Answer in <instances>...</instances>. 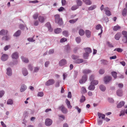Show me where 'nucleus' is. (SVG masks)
Returning <instances> with one entry per match:
<instances>
[{
  "instance_id": "nucleus-55",
  "label": "nucleus",
  "mask_w": 127,
  "mask_h": 127,
  "mask_svg": "<svg viewBox=\"0 0 127 127\" xmlns=\"http://www.w3.org/2000/svg\"><path fill=\"white\" fill-rule=\"evenodd\" d=\"M67 39L65 38H61L60 40V42L61 43L67 41Z\"/></svg>"
},
{
  "instance_id": "nucleus-22",
  "label": "nucleus",
  "mask_w": 127,
  "mask_h": 127,
  "mask_svg": "<svg viewBox=\"0 0 127 127\" xmlns=\"http://www.w3.org/2000/svg\"><path fill=\"white\" fill-rule=\"evenodd\" d=\"M97 114L99 118H100L101 117L102 119H104L105 118V115L104 114L99 112Z\"/></svg>"
},
{
  "instance_id": "nucleus-24",
  "label": "nucleus",
  "mask_w": 127,
  "mask_h": 127,
  "mask_svg": "<svg viewBox=\"0 0 127 127\" xmlns=\"http://www.w3.org/2000/svg\"><path fill=\"white\" fill-rule=\"evenodd\" d=\"M85 50L86 53L89 54L92 52V50L90 48H87L85 49Z\"/></svg>"
},
{
  "instance_id": "nucleus-44",
  "label": "nucleus",
  "mask_w": 127,
  "mask_h": 127,
  "mask_svg": "<svg viewBox=\"0 0 127 127\" xmlns=\"http://www.w3.org/2000/svg\"><path fill=\"white\" fill-rule=\"evenodd\" d=\"M111 74L112 76L114 77L115 79H116L117 78V73L116 72L113 71L111 72Z\"/></svg>"
},
{
  "instance_id": "nucleus-40",
  "label": "nucleus",
  "mask_w": 127,
  "mask_h": 127,
  "mask_svg": "<svg viewBox=\"0 0 127 127\" xmlns=\"http://www.w3.org/2000/svg\"><path fill=\"white\" fill-rule=\"evenodd\" d=\"M120 29V27L118 26V25H117L115 26L113 28V30L115 31H117L119 29Z\"/></svg>"
},
{
  "instance_id": "nucleus-57",
  "label": "nucleus",
  "mask_w": 127,
  "mask_h": 127,
  "mask_svg": "<svg viewBox=\"0 0 127 127\" xmlns=\"http://www.w3.org/2000/svg\"><path fill=\"white\" fill-rule=\"evenodd\" d=\"M38 16V14L37 13L34 14L33 16V17L34 19H36Z\"/></svg>"
},
{
  "instance_id": "nucleus-14",
  "label": "nucleus",
  "mask_w": 127,
  "mask_h": 127,
  "mask_svg": "<svg viewBox=\"0 0 127 127\" xmlns=\"http://www.w3.org/2000/svg\"><path fill=\"white\" fill-rule=\"evenodd\" d=\"M6 74L7 75L9 76H11L12 74V70L10 67H8L6 69Z\"/></svg>"
},
{
  "instance_id": "nucleus-16",
  "label": "nucleus",
  "mask_w": 127,
  "mask_h": 127,
  "mask_svg": "<svg viewBox=\"0 0 127 127\" xmlns=\"http://www.w3.org/2000/svg\"><path fill=\"white\" fill-rule=\"evenodd\" d=\"M45 26L48 28V30L50 32L53 31V29L51 28V26L50 23L48 22L45 24Z\"/></svg>"
},
{
  "instance_id": "nucleus-51",
  "label": "nucleus",
  "mask_w": 127,
  "mask_h": 127,
  "mask_svg": "<svg viewBox=\"0 0 127 127\" xmlns=\"http://www.w3.org/2000/svg\"><path fill=\"white\" fill-rule=\"evenodd\" d=\"M89 55V54L86 53L83 55L84 58L85 59H88Z\"/></svg>"
},
{
  "instance_id": "nucleus-2",
  "label": "nucleus",
  "mask_w": 127,
  "mask_h": 127,
  "mask_svg": "<svg viewBox=\"0 0 127 127\" xmlns=\"http://www.w3.org/2000/svg\"><path fill=\"white\" fill-rule=\"evenodd\" d=\"M111 80V77L108 76L105 77L104 79V83L106 84H108Z\"/></svg>"
},
{
  "instance_id": "nucleus-25",
  "label": "nucleus",
  "mask_w": 127,
  "mask_h": 127,
  "mask_svg": "<svg viewBox=\"0 0 127 127\" xmlns=\"http://www.w3.org/2000/svg\"><path fill=\"white\" fill-rule=\"evenodd\" d=\"M38 19L39 21L41 22H43L44 21V18L42 16H39L38 17Z\"/></svg>"
},
{
  "instance_id": "nucleus-8",
  "label": "nucleus",
  "mask_w": 127,
  "mask_h": 127,
  "mask_svg": "<svg viewBox=\"0 0 127 127\" xmlns=\"http://www.w3.org/2000/svg\"><path fill=\"white\" fill-rule=\"evenodd\" d=\"M83 78H84V80H83L82 78L79 80V82L81 84H83L87 80V75H85L83 76Z\"/></svg>"
},
{
  "instance_id": "nucleus-29",
  "label": "nucleus",
  "mask_w": 127,
  "mask_h": 127,
  "mask_svg": "<svg viewBox=\"0 0 127 127\" xmlns=\"http://www.w3.org/2000/svg\"><path fill=\"white\" fill-rule=\"evenodd\" d=\"M21 58L22 61L24 62L27 63L29 62V61L27 58H25L23 56L21 57Z\"/></svg>"
},
{
  "instance_id": "nucleus-19",
  "label": "nucleus",
  "mask_w": 127,
  "mask_h": 127,
  "mask_svg": "<svg viewBox=\"0 0 127 127\" xmlns=\"http://www.w3.org/2000/svg\"><path fill=\"white\" fill-rule=\"evenodd\" d=\"M85 34L87 37L89 38L91 36V32L89 30H86L85 31Z\"/></svg>"
},
{
  "instance_id": "nucleus-15",
  "label": "nucleus",
  "mask_w": 127,
  "mask_h": 127,
  "mask_svg": "<svg viewBox=\"0 0 127 127\" xmlns=\"http://www.w3.org/2000/svg\"><path fill=\"white\" fill-rule=\"evenodd\" d=\"M27 88V87L24 84L21 85L20 91L21 92H23L26 90Z\"/></svg>"
},
{
  "instance_id": "nucleus-41",
  "label": "nucleus",
  "mask_w": 127,
  "mask_h": 127,
  "mask_svg": "<svg viewBox=\"0 0 127 127\" xmlns=\"http://www.w3.org/2000/svg\"><path fill=\"white\" fill-rule=\"evenodd\" d=\"M78 19V18H77L75 19L70 20L69 21V22L71 23H74L77 21Z\"/></svg>"
},
{
  "instance_id": "nucleus-13",
  "label": "nucleus",
  "mask_w": 127,
  "mask_h": 127,
  "mask_svg": "<svg viewBox=\"0 0 127 127\" xmlns=\"http://www.w3.org/2000/svg\"><path fill=\"white\" fill-rule=\"evenodd\" d=\"M66 63V61L65 59H63L61 60L59 62V65L60 66H63Z\"/></svg>"
},
{
  "instance_id": "nucleus-64",
  "label": "nucleus",
  "mask_w": 127,
  "mask_h": 127,
  "mask_svg": "<svg viewBox=\"0 0 127 127\" xmlns=\"http://www.w3.org/2000/svg\"><path fill=\"white\" fill-rule=\"evenodd\" d=\"M104 71L103 69H100L99 71V73L100 74H102L104 73Z\"/></svg>"
},
{
  "instance_id": "nucleus-59",
  "label": "nucleus",
  "mask_w": 127,
  "mask_h": 127,
  "mask_svg": "<svg viewBox=\"0 0 127 127\" xmlns=\"http://www.w3.org/2000/svg\"><path fill=\"white\" fill-rule=\"evenodd\" d=\"M10 47V45H6L4 48V50L6 51Z\"/></svg>"
},
{
  "instance_id": "nucleus-20",
  "label": "nucleus",
  "mask_w": 127,
  "mask_h": 127,
  "mask_svg": "<svg viewBox=\"0 0 127 127\" xmlns=\"http://www.w3.org/2000/svg\"><path fill=\"white\" fill-rule=\"evenodd\" d=\"M95 88V87L94 85L91 83L90 85L88 87V89L91 91L94 90Z\"/></svg>"
},
{
  "instance_id": "nucleus-42",
  "label": "nucleus",
  "mask_w": 127,
  "mask_h": 127,
  "mask_svg": "<svg viewBox=\"0 0 127 127\" xmlns=\"http://www.w3.org/2000/svg\"><path fill=\"white\" fill-rule=\"evenodd\" d=\"M127 9L125 8L123 10V13H122V15L123 16H125L127 14Z\"/></svg>"
},
{
  "instance_id": "nucleus-60",
  "label": "nucleus",
  "mask_w": 127,
  "mask_h": 127,
  "mask_svg": "<svg viewBox=\"0 0 127 127\" xmlns=\"http://www.w3.org/2000/svg\"><path fill=\"white\" fill-rule=\"evenodd\" d=\"M125 113V111L124 110H122L120 112V114L119 115L120 116L124 115Z\"/></svg>"
},
{
  "instance_id": "nucleus-47",
  "label": "nucleus",
  "mask_w": 127,
  "mask_h": 127,
  "mask_svg": "<svg viewBox=\"0 0 127 127\" xmlns=\"http://www.w3.org/2000/svg\"><path fill=\"white\" fill-rule=\"evenodd\" d=\"M65 49L67 52H69L70 51V48L69 45H67L65 46Z\"/></svg>"
},
{
  "instance_id": "nucleus-23",
  "label": "nucleus",
  "mask_w": 127,
  "mask_h": 127,
  "mask_svg": "<svg viewBox=\"0 0 127 127\" xmlns=\"http://www.w3.org/2000/svg\"><path fill=\"white\" fill-rule=\"evenodd\" d=\"M83 1L87 5H90L92 4V2L90 0H83Z\"/></svg>"
},
{
  "instance_id": "nucleus-52",
  "label": "nucleus",
  "mask_w": 127,
  "mask_h": 127,
  "mask_svg": "<svg viewBox=\"0 0 127 127\" xmlns=\"http://www.w3.org/2000/svg\"><path fill=\"white\" fill-rule=\"evenodd\" d=\"M85 100V97L82 95L80 100V101L81 102H84Z\"/></svg>"
},
{
  "instance_id": "nucleus-48",
  "label": "nucleus",
  "mask_w": 127,
  "mask_h": 127,
  "mask_svg": "<svg viewBox=\"0 0 127 127\" xmlns=\"http://www.w3.org/2000/svg\"><path fill=\"white\" fill-rule=\"evenodd\" d=\"M44 95V93L43 92H39L38 93L37 96L40 97H42Z\"/></svg>"
},
{
  "instance_id": "nucleus-32",
  "label": "nucleus",
  "mask_w": 127,
  "mask_h": 127,
  "mask_svg": "<svg viewBox=\"0 0 127 127\" xmlns=\"http://www.w3.org/2000/svg\"><path fill=\"white\" fill-rule=\"evenodd\" d=\"M10 38V37L9 36H3L2 38V40H9Z\"/></svg>"
},
{
  "instance_id": "nucleus-58",
  "label": "nucleus",
  "mask_w": 127,
  "mask_h": 127,
  "mask_svg": "<svg viewBox=\"0 0 127 127\" xmlns=\"http://www.w3.org/2000/svg\"><path fill=\"white\" fill-rule=\"evenodd\" d=\"M75 108L77 111L79 113H80L81 111V110L77 106H76L75 107Z\"/></svg>"
},
{
  "instance_id": "nucleus-9",
  "label": "nucleus",
  "mask_w": 127,
  "mask_h": 127,
  "mask_svg": "<svg viewBox=\"0 0 127 127\" xmlns=\"http://www.w3.org/2000/svg\"><path fill=\"white\" fill-rule=\"evenodd\" d=\"M83 78H84V80H83L82 78L79 80V82L81 84H83L87 80V75H85L83 76Z\"/></svg>"
},
{
  "instance_id": "nucleus-46",
  "label": "nucleus",
  "mask_w": 127,
  "mask_h": 127,
  "mask_svg": "<svg viewBox=\"0 0 127 127\" xmlns=\"http://www.w3.org/2000/svg\"><path fill=\"white\" fill-rule=\"evenodd\" d=\"M76 41L77 43H79L81 41V38L80 37H77L76 38Z\"/></svg>"
},
{
  "instance_id": "nucleus-33",
  "label": "nucleus",
  "mask_w": 127,
  "mask_h": 127,
  "mask_svg": "<svg viewBox=\"0 0 127 127\" xmlns=\"http://www.w3.org/2000/svg\"><path fill=\"white\" fill-rule=\"evenodd\" d=\"M76 2L77 4V6H81L82 4V2L80 0H76Z\"/></svg>"
},
{
  "instance_id": "nucleus-49",
  "label": "nucleus",
  "mask_w": 127,
  "mask_h": 127,
  "mask_svg": "<svg viewBox=\"0 0 127 127\" xmlns=\"http://www.w3.org/2000/svg\"><path fill=\"white\" fill-rule=\"evenodd\" d=\"M107 100L110 103H113L114 102V100L112 98H108Z\"/></svg>"
},
{
  "instance_id": "nucleus-21",
  "label": "nucleus",
  "mask_w": 127,
  "mask_h": 127,
  "mask_svg": "<svg viewBox=\"0 0 127 127\" xmlns=\"http://www.w3.org/2000/svg\"><path fill=\"white\" fill-rule=\"evenodd\" d=\"M125 103L123 101H121L117 105V107L118 108H121L124 105Z\"/></svg>"
},
{
  "instance_id": "nucleus-53",
  "label": "nucleus",
  "mask_w": 127,
  "mask_h": 127,
  "mask_svg": "<svg viewBox=\"0 0 127 127\" xmlns=\"http://www.w3.org/2000/svg\"><path fill=\"white\" fill-rule=\"evenodd\" d=\"M122 34L124 35L123 37H127V32L125 31L122 32Z\"/></svg>"
},
{
  "instance_id": "nucleus-50",
  "label": "nucleus",
  "mask_w": 127,
  "mask_h": 127,
  "mask_svg": "<svg viewBox=\"0 0 127 127\" xmlns=\"http://www.w3.org/2000/svg\"><path fill=\"white\" fill-rule=\"evenodd\" d=\"M50 64V62L49 61H46L44 63L45 66V67H47Z\"/></svg>"
},
{
  "instance_id": "nucleus-5",
  "label": "nucleus",
  "mask_w": 127,
  "mask_h": 127,
  "mask_svg": "<svg viewBox=\"0 0 127 127\" xmlns=\"http://www.w3.org/2000/svg\"><path fill=\"white\" fill-rule=\"evenodd\" d=\"M11 57L12 59H17L19 58L18 53L17 52H14L11 55Z\"/></svg>"
},
{
  "instance_id": "nucleus-36",
  "label": "nucleus",
  "mask_w": 127,
  "mask_h": 127,
  "mask_svg": "<svg viewBox=\"0 0 127 127\" xmlns=\"http://www.w3.org/2000/svg\"><path fill=\"white\" fill-rule=\"evenodd\" d=\"M91 70L88 69H84L83 70V73L84 74H88L91 72Z\"/></svg>"
},
{
  "instance_id": "nucleus-27",
  "label": "nucleus",
  "mask_w": 127,
  "mask_h": 127,
  "mask_svg": "<svg viewBox=\"0 0 127 127\" xmlns=\"http://www.w3.org/2000/svg\"><path fill=\"white\" fill-rule=\"evenodd\" d=\"M117 95L119 96H121L123 95V92L121 90H118L117 91Z\"/></svg>"
},
{
  "instance_id": "nucleus-6",
  "label": "nucleus",
  "mask_w": 127,
  "mask_h": 127,
  "mask_svg": "<svg viewBox=\"0 0 127 127\" xmlns=\"http://www.w3.org/2000/svg\"><path fill=\"white\" fill-rule=\"evenodd\" d=\"M104 11L106 14L108 16H110L111 15V13L109 10V8L106 7L104 8Z\"/></svg>"
},
{
  "instance_id": "nucleus-45",
  "label": "nucleus",
  "mask_w": 127,
  "mask_h": 127,
  "mask_svg": "<svg viewBox=\"0 0 127 127\" xmlns=\"http://www.w3.org/2000/svg\"><path fill=\"white\" fill-rule=\"evenodd\" d=\"M96 29L97 30L100 29L101 30H101H102V28L100 24H98L96 26Z\"/></svg>"
},
{
  "instance_id": "nucleus-30",
  "label": "nucleus",
  "mask_w": 127,
  "mask_h": 127,
  "mask_svg": "<svg viewBox=\"0 0 127 127\" xmlns=\"http://www.w3.org/2000/svg\"><path fill=\"white\" fill-rule=\"evenodd\" d=\"M83 62V60L82 59H78L76 60L74 62L75 63L79 64Z\"/></svg>"
},
{
  "instance_id": "nucleus-10",
  "label": "nucleus",
  "mask_w": 127,
  "mask_h": 127,
  "mask_svg": "<svg viewBox=\"0 0 127 127\" xmlns=\"http://www.w3.org/2000/svg\"><path fill=\"white\" fill-rule=\"evenodd\" d=\"M59 108L60 109H61L62 112L66 114L68 112L67 109L63 105L59 107Z\"/></svg>"
},
{
  "instance_id": "nucleus-62",
  "label": "nucleus",
  "mask_w": 127,
  "mask_h": 127,
  "mask_svg": "<svg viewBox=\"0 0 127 127\" xmlns=\"http://www.w3.org/2000/svg\"><path fill=\"white\" fill-rule=\"evenodd\" d=\"M102 63L104 65H106L108 64V62L107 61L102 60L101 61Z\"/></svg>"
},
{
  "instance_id": "nucleus-35",
  "label": "nucleus",
  "mask_w": 127,
  "mask_h": 127,
  "mask_svg": "<svg viewBox=\"0 0 127 127\" xmlns=\"http://www.w3.org/2000/svg\"><path fill=\"white\" fill-rule=\"evenodd\" d=\"M91 84H92L94 85H96L98 84V81L97 80H93L91 81Z\"/></svg>"
},
{
  "instance_id": "nucleus-3",
  "label": "nucleus",
  "mask_w": 127,
  "mask_h": 127,
  "mask_svg": "<svg viewBox=\"0 0 127 127\" xmlns=\"http://www.w3.org/2000/svg\"><path fill=\"white\" fill-rule=\"evenodd\" d=\"M55 83L54 80L53 79H49L45 83V85L47 86L52 85L54 84Z\"/></svg>"
},
{
  "instance_id": "nucleus-1",
  "label": "nucleus",
  "mask_w": 127,
  "mask_h": 127,
  "mask_svg": "<svg viewBox=\"0 0 127 127\" xmlns=\"http://www.w3.org/2000/svg\"><path fill=\"white\" fill-rule=\"evenodd\" d=\"M55 22L60 25H61L63 23V22L62 18L60 17L59 14H56L54 16Z\"/></svg>"
},
{
  "instance_id": "nucleus-7",
  "label": "nucleus",
  "mask_w": 127,
  "mask_h": 127,
  "mask_svg": "<svg viewBox=\"0 0 127 127\" xmlns=\"http://www.w3.org/2000/svg\"><path fill=\"white\" fill-rule=\"evenodd\" d=\"M22 72L23 75L25 76H27L28 74L27 70L25 68H23L22 69Z\"/></svg>"
},
{
  "instance_id": "nucleus-34",
  "label": "nucleus",
  "mask_w": 127,
  "mask_h": 127,
  "mask_svg": "<svg viewBox=\"0 0 127 127\" xmlns=\"http://www.w3.org/2000/svg\"><path fill=\"white\" fill-rule=\"evenodd\" d=\"M7 103L8 105H12L13 103V101L12 99H9L7 100Z\"/></svg>"
},
{
  "instance_id": "nucleus-28",
  "label": "nucleus",
  "mask_w": 127,
  "mask_h": 127,
  "mask_svg": "<svg viewBox=\"0 0 127 127\" xmlns=\"http://www.w3.org/2000/svg\"><path fill=\"white\" fill-rule=\"evenodd\" d=\"M21 32V31L20 30H18L14 33L13 35V36L16 37L20 35Z\"/></svg>"
},
{
  "instance_id": "nucleus-63",
  "label": "nucleus",
  "mask_w": 127,
  "mask_h": 127,
  "mask_svg": "<svg viewBox=\"0 0 127 127\" xmlns=\"http://www.w3.org/2000/svg\"><path fill=\"white\" fill-rule=\"evenodd\" d=\"M27 40L29 42H33L35 41V40L33 39V38L32 37L28 38Z\"/></svg>"
},
{
  "instance_id": "nucleus-12",
  "label": "nucleus",
  "mask_w": 127,
  "mask_h": 127,
  "mask_svg": "<svg viewBox=\"0 0 127 127\" xmlns=\"http://www.w3.org/2000/svg\"><path fill=\"white\" fill-rule=\"evenodd\" d=\"M8 32L7 30L2 29L0 31V35H5L7 34Z\"/></svg>"
},
{
  "instance_id": "nucleus-56",
  "label": "nucleus",
  "mask_w": 127,
  "mask_h": 127,
  "mask_svg": "<svg viewBox=\"0 0 127 127\" xmlns=\"http://www.w3.org/2000/svg\"><path fill=\"white\" fill-rule=\"evenodd\" d=\"M122 41L124 43H127V37H123Z\"/></svg>"
},
{
  "instance_id": "nucleus-11",
  "label": "nucleus",
  "mask_w": 127,
  "mask_h": 127,
  "mask_svg": "<svg viewBox=\"0 0 127 127\" xmlns=\"http://www.w3.org/2000/svg\"><path fill=\"white\" fill-rule=\"evenodd\" d=\"M8 58V56L7 54H4L2 56L1 59L3 61H5L7 60Z\"/></svg>"
},
{
  "instance_id": "nucleus-38",
  "label": "nucleus",
  "mask_w": 127,
  "mask_h": 127,
  "mask_svg": "<svg viewBox=\"0 0 127 127\" xmlns=\"http://www.w3.org/2000/svg\"><path fill=\"white\" fill-rule=\"evenodd\" d=\"M81 92L82 94H85L87 92V90L84 87H82Z\"/></svg>"
},
{
  "instance_id": "nucleus-61",
  "label": "nucleus",
  "mask_w": 127,
  "mask_h": 127,
  "mask_svg": "<svg viewBox=\"0 0 127 127\" xmlns=\"http://www.w3.org/2000/svg\"><path fill=\"white\" fill-rule=\"evenodd\" d=\"M54 52V49H52L50 50L49 51L48 53L49 54H53Z\"/></svg>"
},
{
  "instance_id": "nucleus-17",
  "label": "nucleus",
  "mask_w": 127,
  "mask_h": 127,
  "mask_svg": "<svg viewBox=\"0 0 127 127\" xmlns=\"http://www.w3.org/2000/svg\"><path fill=\"white\" fill-rule=\"evenodd\" d=\"M121 34L120 33H118L115 36V38L116 40H118L121 37Z\"/></svg>"
},
{
  "instance_id": "nucleus-26",
  "label": "nucleus",
  "mask_w": 127,
  "mask_h": 127,
  "mask_svg": "<svg viewBox=\"0 0 127 127\" xmlns=\"http://www.w3.org/2000/svg\"><path fill=\"white\" fill-rule=\"evenodd\" d=\"M54 31L55 33L58 34L61 32L62 31V30L60 28H57L55 29Z\"/></svg>"
},
{
  "instance_id": "nucleus-4",
  "label": "nucleus",
  "mask_w": 127,
  "mask_h": 127,
  "mask_svg": "<svg viewBox=\"0 0 127 127\" xmlns=\"http://www.w3.org/2000/svg\"><path fill=\"white\" fill-rule=\"evenodd\" d=\"M53 121L51 119H46L45 121V125L47 126H50L52 123Z\"/></svg>"
},
{
  "instance_id": "nucleus-43",
  "label": "nucleus",
  "mask_w": 127,
  "mask_h": 127,
  "mask_svg": "<svg viewBox=\"0 0 127 127\" xmlns=\"http://www.w3.org/2000/svg\"><path fill=\"white\" fill-rule=\"evenodd\" d=\"M78 8V7L76 5L73 6L71 8V9L72 10H74Z\"/></svg>"
},
{
  "instance_id": "nucleus-37",
  "label": "nucleus",
  "mask_w": 127,
  "mask_h": 127,
  "mask_svg": "<svg viewBox=\"0 0 127 127\" xmlns=\"http://www.w3.org/2000/svg\"><path fill=\"white\" fill-rule=\"evenodd\" d=\"M63 34L65 37H67L68 35V33L67 31H65L62 32Z\"/></svg>"
},
{
  "instance_id": "nucleus-54",
  "label": "nucleus",
  "mask_w": 127,
  "mask_h": 127,
  "mask_svg": "<svg viewBox=\"0 0 127 127\" xmlns=\"http://www.w3.org/2000/svg\"><path fill=\"white\" fill-rule=\"evenodd\" d=\"M107 44L108 46L112 48L114 47L112 44L109 41H107Z\"/></svg>"
},
{
  "instance_id": "nucleus-39",
  "label": "nucleus",
  "mask_w": 127,
  "mask_h": 127,
  "mask_svg": "<svg viewBox=\"0 0 127 127\" xmlns=\"http://www.w3.org/2000/svg\"><path fill=\"white\" fill-rule=\"evenodd\" d=\"M96 6L95 5H93L89 7L88 8L89 10H92L96 8Z\"/></svg>"
},
{
  "instance_id": "nucleus-18",
  "label": "nucleus",
  "mask_w": 127,
  "mask_h": 127,
  "mask_svg": "<svg viewBox=\"0 0 127 127\" xmlns=\"http://www.w3.org/2000/svg\"><path fill=\"white\" fill-rule=\"evenodd\" d=\"M100 90L104 92L106 90V87L103 85H101L99 86Z\"/></svg>"
},
{
  "instance_id": "nucleus-31",
  "label": "nucleus",
  "mask_w": 127,
  "mask_h": 127,
  "mask_svg": "<svg viewBox=\"0 0 127 127\" xmlns=\"http://www.w3.org/2000/svg\"><path fill=\"white\" fill-rule=\"evenodd\" d=\"M79 33L80 36H83L85 32L83 30L81 29L79 30Z\"/></svg>"
}]
</instances>
